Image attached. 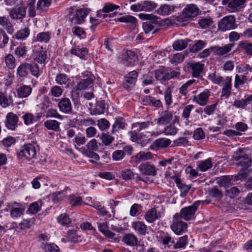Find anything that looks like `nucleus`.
Listing matches in <instances>:
<instances>
[{
  "label": "nucleus",
  "instance_id": "1",
  "mask_svg": "<svg viewBox=\"0 0 252 252\" xmlns=\"http://www.w3.org/2000/svg\"><path fill=\"white\" fill-rule=\"evenodd\" d=\"M41 71L39 65L35 63H21L17 68L18 77L25 78L30 73L32 76L37 78L40 75Z\"/></svg>",
  "mask_w": 252,
  "mask_h": 252
},
{
  "label": "nucleus",
  "instance_id": "2",
  "mask_svg": "<svg viewBox=\"0 0 252 252\" xmlns=\"http://www.w3.org/2000/svg\"><path fill=\"white\" fill-rule=\"evenodd\" d=\"M18 159L22 160L30 161L35 158L36 151L34 144L26 143L20 146L16 151Z\"/></svg>",
  "mask_w": 252,
  "mask_h": 252
},
{
  "label": "nucleus",
  "instance_id": "3",
  "mask_svg": "<svg viewBox=\"0 0 252 252\" xmlns=\"http://www.w3.org/2000/svg\"><path fill=\"white\" fill-rule=\"evenodd\" d=\"M201 203V201H196L191 205L181 209L179 213L175 214V217L187 221L194 220L195 219V212L198 210Z\"/></svg>",
  "mask_w": 252,
  "mask_h": 252
},
{
  "label": "nucleus",
  "instance_id": "4",
  "mask_svg": "<svg viewBox=\"0 0 252 252\" xmlns=\"http://www.w3.org/2000/svg\"><path fill=\"white\" fill-rule=\"evenodd\" d=\"M200 11L199 8L196 4H187L183 9L182 15L176 17V20L183 22L192 20L199 14Z\"/></svg>",
  "mask_w": 252,
  "mask_h": 252
},
{
  "label": "nucleus",
  "instance_id": "5",
  "mask_svg": "<svg viewBox=\"0 0 252 252\" xmlns=\"http://www.w3.org/2000/svg\"><path fill=\"white\" fill-rule=\"evenodd\" d=\"M66 11L71 23L75 24H81L83 23L88 14V10L85 8L75 10L74 7H70Z\"/></svg>",
  "mask_w": 252,
  "mask_h": 252
},
{
  "label": "nucleus",
  "instance_id": "6",
  "mask_svg": "<svg viewBox=\"0 0 252 252\" xmlns=\"http://www.w3.org/2000/svg\"><path fill=\"white\" fill-rule=\"evenodd\" d=\"M93 83V79L88 78L79 82L77 86L74 87L71 92V98L75 106L80 103L79 92L86 89Z\"/></svg>",
  "mask_w": 252,
  "mask_h": 252
},
{
  "label": "nucleus",
  "instance_id": "7",
  "mask_svg": "<svg viewBox=\"0 0 252 252\" xmlns=\"http://www.w3.org/2000/svg\"><path fill=\"white\" fill-rule=\"evenodd\" d=\"M218 27L219 30L221 32L236 29L237 25L235 17L232 15L224 17L219 22Z\"/></svg>",
  "mask_w": 252,
  "mask_h": 252
},
{
  "label": "nucleus",
  "instance_id": "8",
  "mask_svg": "<svg viewBox=\"0 0 252 252\" xmlns=\"http://www.w3.org/2000/svg\"><path fill=\"white\" fill-rule=\"evenodd\" d=\"M243 149L237 150L233 155V157L237 162L238 166H242L243 169H247L251 165L252 160L250 159L247 155H244Z\"/></svg>",
  "mask_w": 252,
  "mask_h": 252
},
{
  "label": "nucleus",
  "instance_id": "9",
  "mask_svg": "<svg viewBox=\"0 0 252 252\" xmlns=\"http://www.w3.org/2000/svg\"><path fill=\"white\" fill-rule=\"evenodd\" d=\"M5 210L10 211V216L12 218H17L24 214L25 209L22 207L20 203L12 202L7 204Z\"/></svg>",
  "mask_w": 252,
  "mask_h": 252
},
{
  "label": "nucleus",
  "instance_id": "10",
  "mask_svg": "<svg viewBox=\"0 0 252 252\" xmlns=\"http://www.w3.org/2000/svg\"><path fill=\"white\" fill-rule=\"evenodd\" d=\"M138 73L136 70H133L127 73L124 77V88L127 90L133 89L136 84Z\"/></svg>",
  "mask_w": 252,
  "mask_h": 252
},
{
  "label": "nucleus",
  "instance_id": "11",
  "mask_svg": "<svg viewBox=\"0 0 252 252\" xmlns=\"http://www.w3.org/2000/svg\"><path fill=\"white\" fill-rule=\"evenodd\" d=\"M8 13L12 20L22 22L26 15V7L22 6L14 7Z\"/></svg>",
  "mask_w": 252,
  "mask_h": 252
},
{
  "label": "nucleus",
  "instance_id": "12",
  "mask_svg": "<svg viewBox=\"0 0 252 252\" xmlns=\"http://www.w3.org/2000/svg\"><path fill=\"white\" fill-rule=\"evenodd\" d=\"M182 219L175 217V215L173 218V223L171 228L174 232L177 235H181L186 232L187 229V223L182 220Z\"/></svg>",
  "mask_w": 252,
  "mask_h": 252
},
{
  "label": "nucleus",
  "instance_id": "13",
  "mask_svg": "<svg viewBox=\"0 0 252 252\" xmlns=\"http://www.w3.org/2000/svg\"><path fill=\"white\" fill-rule=\"evenodd\" d=\"M139 132L133 129L128 132V134L133 142H136L142 146H145L148 143L149 139L145 134L143 133H139Z\"/></svg>",
  "mask_w": 252,
  "mask_h": 252
},
{
  "label": "nucleus",
  "instance_id": "14",
  "mask_svg": "<svg viewBox=\"0 0 252 252\" xmlns=\"http://www.w3.org/2000/svg\"><path fill=\"white\" fill-rule=\"evenodd\" d=\"M171 178L174 180L176 186L180 189L181 191V196L185 197L189 192L191 188V186L187 185L183 183L181 178V176L179 174H175L171 177Z\"/></svg>",
  "mask_w": 252,
  "mask_h": 252
},
{
  "label": "nucleus",
  "instance_id": "15",
  "mask_svg": "<svg viewBox=\"0 0 252 252\" xmlns=\"http://www.w3.org/2000/svg\"><path fill=\"white\" fill-rule=\"evenodd\" d=\"M122 58V63L126 66L133 65L138 60L137 55L131 50L126 51V53L123 55Z\"/></svg>",
  "mask_w": 252,
  "mask_h": 252
},
{
  "label": "nucleus",
  "instance_id": "16",
  "mask_svg": "<svg viewBox=\"0 0 252 252\" xmlns=\"http://www.w3.org/2000/svg\"><path fill=\"white\" fill-rule=\"evenodd\" d=\"M58 107L62 113L65 114H71L72 113V107L71 101L67 97L62 98L60 99Z\"/></svg>",
  "mask_w": 252,
  "mask_h": 252
},
{
  "label": "nucleus",
  "instance_id": "17",
  "mask_svg": "<svg viewBox=\"0 0 252 252\" xmlns=\"http://www.w3.org/2000/svg\"><path fill=\"white\" fill-rule=\"evenodd\" d=\"M18 117L12 112H9L6 116L5 126L9 130H14L18 126Z\"/></svg>",
  "mask_w": 252,
  "mask_h": 252
},
{
  "label": "nucleus",
  "instance_id": "18",
  "mask_svg": "<svg viewBox=\"0 0 252 252\" xmlns=\"http://www.w3.org/2000/svg\"><path fill=\"white\" fill-rule=\"evenodd\" d=\"M220 86H222L221 97L228 98L232 89V77L227 76L225 78H223V82Z\"/></svg>",
  "mask_w": 252,
  "mask_h": 252
},
{
  "label": "nucleus",
  "instance_id": "19",
  "mask_svg": "<svg viewBox=\"0 0 252 252\" xmlns=\"http://www.w3.org/2000/svg\"><path fill=\"white\" fill-rule=\"evenodd\" d=\"M138 168L141 173L144 175L155 176L157 174L155 166L148 162L140 164Z\"/></svg>",
  "mask_w": 252,
  "mask_h": 252
},
{
  "label": "nucleus",
  "instance_id": "20",
  "mask_svg": "<svg viewBox=\"0 0 252 252\" xmlns=\"http://www.w3.org/2000/svg\"><path fill=\"white\" fill-rule=\"evenodd\" d=\"M210 95V92L206 89L198 95H194L193 98V101L200 106H205L208 103Z\"/></svg>",
  "mask_w": 252,
  "mask_h": 252
},
{
  "label": "nucleus",
  "instance_id": "21",
  "mask_svg": "<svg viewBox=\"0 0 252 252\" xmlns=\"http://www.w3.org/2000/svg\"><path fill=\"white\" fill-rule=\"evenodd\" d=\"M55 81L57 84L64 86L65 88L72 86L71 79L64 73L58 74L56 76Z\"/></svg>",
  "mask_w": 252,
  "mask_h": 252
},
{
  "label": "nucleus",
  "instance_id": "22",
  "mask_svg": "<svg viewBox=\"0 0 252 252\" xmlns=\"http://www.w3.org/2000/svg\"><path fill=\"white\" fill-rule=\"evenodd\" d=\"M247 0H231L229 3L228 9L231 12H237L241 11L246 6Z\"/></svg>",
  "mask_w": 252,
  "mask_h": 252
},
{
  "label": "nucleus",
  "instance_id": "23",
  "mask_svg": "<svg viewBox=\"0 0 252 252\" xmlns=\"http://www.w3.org/2000/svg\"><path fill=\"white\" fill-rule=\"evenodd\" d=\"M153 155L150 152L141 151L132 157L135 164L152 158Z\"/></svg>",
  "mask_w": 252,
  "mask_h": 252
},
{
  "label": "nucleus",
  "instance_id": "24",
  "mask_svg": "<svg viewBox=\"0 0 252 252\" xmlns=\"http://www.w3.org/2000/svg\"><path fill=\"white\" fill-rule=\"evenodd\" d=\"M0 25L4 29L7 33L12 34L14 32V25L6 16H0Z\"/></svg>",
  "mask_w": 252,
  "mask_h": 252
},
{
  "label": "nucleus",
  "instance_id": "25",
  "mask_svg": "<svg viewBox=\"0 0 252 252\" xmlns=\"http://www.w3.org/2000/svg\"><path fill=\"white\" fill-rule=\"evenodd\" d=\"M171 143V141L166 138H160L155 140L151 146V149H163L167 147Z\"/></svg>",
  "mask_w": 252,
  "mask_h": 252
},
{
  "label": "nucleus",
  "instance_id": "26",
  "mask_svg": "<svg viewBox=\"0 0 252 252\" xmlns=\"http://www.w3.org/2000/svg\"><path fill=\"white\" fill-rule=\"evenodd\" d=\"M122 241L126 245L131 247L136 246L138 244V238L132 233L124 234Z\"/></svg>",
  "mask_w": 252,
  "mask_h": 252
},
{
  "label": "nucleus",
  "instance_id": "27",
  "mask_svg": "<svg viewBox=\"0 0 252 252\" xmlns=\"http://www.w3.org/2000/svg\"><path fill=\"white\" fill-rule=\"evenodd\" d=\"M98 230L104 236L108 238H113L115 234L109 230L108 222L107 221L97 223Z\"/></svg>",
  "mask_w": 252,
  "mask_h": 252
},
{
  "label": "nucleus",
  "instance_id": "28",
  "mask_svg": "<svg viewBox=\"0 0 252 252\" xmlns=\"http://www.w3.org/2000/svg\"><path fill=\"white\" fill-rule=\"evenodd\" d=\"M233 176H223L220 177L217 183L221 187H223L225 190L230 187V186L234 185Z\"/></svg>",
  "mask_w": 252,
  "mask_h": 252
},
{
  "label": "nucleus",
  "instance_id": "29",
  "mask_svg": "<svg viewBox=\"0 0 252 252\" xmlns=\"http://www.w3.org/2000/svg\"><path fill=\"white\" fill-rule=\"evenodd\" d=\"M16 91L19 97L25 98L31 94L32 92V88L29 85L21 84L16 89Z\"/></svg>",
  "mask_w": 252,
  "mask_h": 252
},
{
  "label": "nucleus",
  "instance_id": "30",
  "mask_svg": "<svg viewBox=\"0 0 252 252\" xmlns=\"http://www.w3.org/2000/svg\"><path fill=\"white\" fill-rule=\"evenodd\" d=\"M131 227L138 234L142 236H145L146 234L147 226L143 222L140 221L132 222Z\"/></svg>",
  "mask_w": 252,
  "mask_h": 252
},
{
  "label": "nucleus",
  "instance_id": "31",
  "mask_svg": "<svg viewBox=\"0 0 252 252\" xmlns=\"http://www.w3.org/2000/svg\"><path fill=\"white\" fill-rule=\"evenodd\" d=\"M126 125V121L123 117L115 118V122L112 126L111 133L112 134H115L116 132H119V130L124 129Z\"/></svg>",
  "mask_w": 252,
  "mask_h": 252
},
{
  "label": "nucleus",
  "instance_id": "32",
  "mask_svg": "<svg viewBox=\"0 0 252 252\" xmlns=\"http://www.w3.org/2000/svg\"><path fill=\"white\" fill-rule=\"evenodd\" d=\"M119 7L120 6L119 5H115L113 3H106L103 6L102 10L97 11V16L99 18L102 17V18H105L107 16V15L105 14H102V12L108 13Z\"/></svg>",
  "mask_w": 252,
  "mask_h": 252
},
{
  "label": "nucleus",
  "instance_id": "33",
  "mask_svg": "<svg viewBox=\"0 0 252 252\" xmlns=\"http://www.w3.org/2000/svg\"><path fill=\"white\" fill-rule=\"evenodd\" d=\"M174 5L163 4L156 10V12L159 15L167 16L171 14L174 11Z\"/></svg>",
  "mask_w": 252,
  "mask_h": 252
},
{
  "label": "nucleus",
  "instance_id": "34",
  "mask_svg": "<svg viewBox=\"0 0 252 252\" xmlns=\"http://www.w3.org/2000/svg\"><path fill=\"white\" fill-rule=\"evenodd\" d=\"M204 64L199 62L191 63L189 66L192 70V77L198 78L203 69Z\"/></svg>",
  "mask_w": 252,
  "mask_h": 252
},
{
  "label": "nucleus",
  "instance_id": "35",
  "mask_svg": "<svg viewBox=\"0 0 252 252\" xmlns=\"http://www.w3.org/2000/svg\"><path fill=\"white\" fill-rule=\"evenodd\" d=\"M197 168L201 172H205L212 168L213 161L211 158L204 160H200L197 162Z\"/></svg>",
  "mask_w": 252,
  "mask_h": 252
},
{
  "label": "nucleus",
  "instance_id": "36",
  "mask_svg": "<svg viewBox=\"0 0 252 252\" xmlns=\"http://www.w3.org/2000/svg\"><path fill=\"white\" fill-rule=\"evenodd\" d=\"M234 44L232 43H229L223 47L214 46L215 55L223 56L229 52L231 50Z\"/></svg>",
  "mask_w": 252,
  "mask_h": 252
},
{
  "label": "nucleus",
  "instance_id": "37",
  "mask_svg": "<svg viewBox=\"0 0 252 252\" xmlns=\"http://www.w3.org/2000/svg\"><path fill=\"white\" fill-rule=\"evenodd\" d=\"M252 101V95H249L245 99L243 98L241 99L235 100L232 105L237 108L243 109L246 106L251 104Z\"/></svg>",
  "mask_w": 252,
  "mask_h": 252
},
{
  "label": "nucleus",
  "instance_id": "38",
  "mask_svg": "<svg viewBox=\"0 0 252 252\" xmlns=\"http://www.w3.org/2000/svg\"><path fill=\"white\" fill-rule=\"evenodd\" d=\"M144 218L145 220L149 222H153L156 220L160 218L159 214L157 213L156 208H153L150 209L145 215Z\"/></svg>",
  "mask_w": 252,
  "mask_h": 252
},
{
  "label": "nucleus",
  "instance_id": "39",
  "mask_svg": "<svg viewBox=\"0 0 252 252\" xmlns=\"http://www.w3.org/2000/svg\"><path fill=\"white\" fill-rule=\"evenodd\" d=\"M105 109V104L103 101H97L94 107L91 109V114L92 115H96L103 114Z\"/></svg>",
  "mask_w": 252,
  "mask_h": 252
},
{
  "label": "nucleus",
  "instance_id": "40",
  "mask_svg": "<svg viewBox=\"0 0 252 252\" xmlns=\"http://www.w3.org/2000/svg\"><path fill=\"white\" fill-rule=\"evenodd\" d=\"M239 49L248 56H252V43L242 41L239 42Z\"/></svg>",
  "mask_w": 252,
  "mask_h": 252
},
{
  "label": "nucleus",
  "instance_id": "41",
  "mask_svg": "<svg viewBox=\"0 0 252 252\" xmlns=\"http://www.w3.org/2000/svg\"><path fill=\"white\" fill-rule=\"evenodd\" d=\"M51 38V33L49 32H42L38 33L34 39L35 41L47 43Z\"/></svg>",
  "mask_w": 252,
  "mask_h": 252
},
{
  "label": "nucleus",
  "instance_id": "42",
  "mask_svg": "<svg viewBox=\"0 0 252 252\" xmlns=\"http://www.w3.org/2000/svg\"><path fill=\"white\" fill-rule=\"evenodd\" d=\"M28 47L25 43H21L15 49L14 54L19 58H25L27 54Z\"/></svg>",
  "mask_w": 252,
  "mask_h": 252
},
{
  "label": "nucleus",
  "instance_id": "43",
  "mask_svg": "<svg viewBox=\"0 0 252 252\" xmlns=\"http://www.w3.org/2000/svg\"><path fill=\"white\" fill-rule=\"evenodd\" d=\"M173 118V115L168 111H164L161 113V117L158 119L157 124L159 125H165L169 123Z\"/></svg>",
  "mask_w": 252,
  "mask_h": 252
},
{
  "label": "nucleus",
  "instance_id": "44",
  "mask_svg": "<svg viewBox=\"0 0 252 252\" xmlns=\"http://www.w3.org/2000/svg\"><path fill=\"white\" fill-rule=\"evenodd\" d=\"M30 33V29L28 27H25L18 31L14 37L17 40H24L28 38Z\"/></svg>",
  "mask_w": 252,
  "mask_h": 252
},
{
  "label": "nucleus",
  "instance_id": "45",
  "mask_svg": "<svg viewBox=\"0 0 252 252\" xmlns=\"http://www.w3.org/2000/svg\"><path fill=\"white\" fill-rule=\"evenodd\" d=\"M213 23V19L211 17H200L198 24L202 29H205L211 26Z\"/></svg>",
  "mask_w": 252,
  "mask_h": 252
},
{
  "label": "nucleus",
  "instance_id": "46",
  "mask_svg": "<svg viewBox=\"0 0 252 252\" xmlns=\"http://www.w3.org/2000/svg\"><path fill=\"white\" fill-rule=\"evenodd\" d=\"M188 39H179L174 41L173 44V48L176 51H180L186 48L188 45Z\"/></svg>",
  "mask_w": 252,
  "mask_h": 252
},
{
  "label": "nucleus",
  "instance_id": "47",
  "mask_svg": "<svg viewBox=\"0 0 252 252\" xmlns=\"http://www.w3.org/2000/svg\"><path fill=\"white\" fill-rule=\"evenodd\" d=\"M60 123L56 120H47L44 124V126L48 129H51L55 131H58L60 129Z\"/></svg>",
  "mask_w": 252,
  "mask_h": 252
},
{
  "label": "nucleus",
  "instance_id": "48",
  "mask_svg": "<svg viewBox=\"0 0 252 252\" xmlns=\"http://www.w3.org/2000/svg\"><path fill=\"white\" fill-rule=\"evenodd\" d=\"M42 49V47H40V50L34 52V59L39 63H44L47 59L46 52Z\"/></svg>",
  "mask_w": 252,
  "mask_h": 252
},
{
  "label": "nucleus",
  "instance_id": "49",
  "mask_svg": "<svg viewBox=\"0 0 252 252\" xmlns=\"http://www.w3.org/2000/svg\"><path fill=\"white\" fill-rule=\"evenodd\" d=\"M139 18L143 20H148L154 24H159L158 17L152 14L140 13Z\"/></svg>",
  "mask_w": 252,
  "mask_h": 252
},
{
  "label": "nucleus",
  "instance_id": "50",
  "mask_svg": "<svg viewBox=\"0 0 252 252\" xmlns=\"http://www.w3.org/2000/svg\"><path fill=\"white\" fill-rule=\"evenodd\" d=\"M70 53L71 54L82 59L88 54V50L86 48H80L79 47H76L72 48Z\"/></svg>",
  "mask_w": 252,
  "mask_h": 252
},
{
  "label": "nucleus",
  "instance_id": "51",
  "mask_svg": "<svg viewBox=\"0 0 252 252\" xmlns=\"http://www.w3.org/2000/svg\"><path fill=\"white\" fill-rule=\"evenodd\" d=\"M187 55V54H186L184 53H178L175 54L173 56H171L169 58V61L172 64L181 63L184 61L185 56Z\"/></svg>",
  "mask_w": 252,
  "mask_h": 252
},
{
  "label": "nucleus",
  "instance_id": "52",
  "mask_svg": "<svg viewBox=\"0 0 252 252\" xmlns=\"http://www.w3.org/2000/svg\"><path fill=\"white\" fill-rule=\"evenodd\" d=\"M158 25V24H154L150 21H147L143 23L142 27L144 31L146 33L152 32V33H156L158 30L155 28V26Z\"/></svg>",
  "mask_w": 252,
  "mask_h": 252
},
{
  "label": "nucleus",
  "instance_id": "53",
  "mask_svg": "<svg viewBox=\"0 0 252 252\" xmlns=\"http://www.w3.org/2000/svg\"><path fill=\"white\" fill-rule=\"evenodd\" d=\"M155 77L157 80L164 81L170 79L169 74L165 72L163 69H159L155 71Z\"/></svg>",
  "mask_w": 252,
  "mask_h": 252
},
{
  "label": "nucleus",
  "instance_id": "54",
  "mask_svg": "<svg viewBox=\"0 0 252 252\" xmlns=\"http://www.w3.org/2000/svg\"><path fill=\"white\" fill-rule=\"evenodd\" d=\"M143 11L145 12H151L154 10L158 5V4L153 1L144 0L142 1Z\"/></svg>",
  "mask_w": 252,
  "mask_h": 252
},
{
  "label": "nucleus",
  "instance_id": "55",
  "mask_svg": "<svg viewBox=\"0 0 252 252\" xmlns=\"http://www.w3.org/2000/svg\"><path fill=\"white\" fill-rule=\"evenodd\" d=\"M194 82V80H189L179 88V94H181L180 97H181L182 95L185 96L187 95L188 92L190 91L189 88V86Z\"/></svg>",
  "mask_w": 252,
  "mask_h": 252
},
{
  "label": "nucleus",
  "instance_id": "56",
  "mask_svg": "<svg viewBox=\"0 0 252 252\" xmlns=\"http://www.w3.org/2000/svg\"><path fill=\"white\" fill-rule=\"evenodd\" d=\"M42 204V202L41 200L33 202L30 205L28 211L32 214H35L40 210Z\"/></svg>",
  "mask_w": 252,
  "mask_h": 252
},
{
  "label": "nucleus",
  "instance_id": "57",
  "mask_svg": "<svg viewBox=\"0 0 252 252\" xmlns=\"http://www.w3.org/2000/svg\"><path fill=\"white\" fill-rule=\"evenodd\" d=\"M188 243V236L185 235L180 237L177 242L174 244L173 247L174 249H181L185 248Z\"/></svg>",
  "mask_w": 252,
  "mask_h": 252
},
{
  "label": "nucleus",
  "instance_id": "58",
  "mask_svg": "<svg viewBox=\"0 0 252 252\" xmlns=\"http://www.w3.org/2000/svg\"><path fill=\"white\" fill-rule=\"evenodd\" d=\"M2 39V42L0 43V48L1 49L5 48L9 41V38L7 35L5 31L2 29L0 30V40Z\"/></svg>",
  "mask_w": 252,
  "mask_h": 252
},
{
  "label": "nucleus",
  "instance_id": "59",
  "mask_svg": "<svg viewBox=\"0 0 252 252\" xmlns=\"http://www.w3.org/2000/svg\"><path fill=\"white\" fill-rule=\"evenodd\" d=\"M153 75L152 72H148L147 74L144 75L142 84L144 86H147L153 84L154 81Z\"/></svg>",
  "mask_w": 252,
  "mask_h": 252
},
{
  "label": "nucleus",
  "instance_id": "60",
  "mask_svg": "<svg viewBox=\"0 0 252 252\" xmlns=\"http://www.w3.org/2000/svg\"><path fill=\"white\" fill-rule=\"evenodd\" d=\"M102 143L105 146H108L114 140V137L111 136L109 132L102 133L100 136Z\"/></svg>",
  "mask_w": 252,
  "mask_h": 252
},
{
  "label": "nucleus",
  "instance_id": "61",
  "mask_svg": "<svg viewBox=\"0 0 252 252\" xmlns=\"http://www.w3.org/2000/svg\"><path fill=\"white\" fill-rule=\"evenodd\" d=\"M46 117L47 118H55L59 120H63V116L59 113L57 109H49L46 111Z\"/></svg>",
  "mask_w": 252,
  "mask_h": 252
},
{
  "label": "nucleus",
  "instance_id": "62",
  "mask_svg": "<svg viewBox=\"0 0 252 252\" xmlns=\"http://www.w3.org/2000/svg\"><path fill=\"white\" fill-rule=\"evenodd\" d=\"M208 78L214 84L218 85H220L223 80V77L220 75H217L216 72L210 74Z\"/></svg>",
  "mask_w": 252,
  "mask_h": 252
},
{
  "label": "nucleus",
  "instance_id": "63",
  "mask_svg": "<svg viewBox=\"0 0 252 252\" xmlns=\"http://www.w3.org/2000/svg\"><path fill=\"white\" fill-rule=\"evenodd\" d=\"M15 59L12 54H8L5 57V63L9 69H13L16 65Z\"/></svg>",
  "mask_w": 252,
  "mask_h": 252
},
{
  "label": "nucleus",
  "instance_id": "64",
  "mask_svg": "<svg viewBox=\"0 0 252 252\" xmlns=\"http://www.w3.org/2000/svg\"><path fill=\"white\" fill-rule=\"evenodd\" d=\"M43 249L45 252H60L59 247L54 243L44 244Z\"/></svg>",
  "mask_w": 252,
  "mask_h": 252
}]
</instances>
